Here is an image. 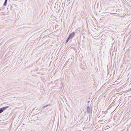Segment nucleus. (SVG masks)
<instances>
[{"mask_svg": "<svg viewBox=\"0 0 131 131\" xmlns=\"http://www.w3.org/2000/svg\"><path fill=\"white\" fill-rule=\"evenodd\" d=\"M75 33L74 32H73L71 33L69 36L68 37L70 39L72 38L74 36Z\"/></svg>", "mask_w": 131, "mask_h": 131, "instance_id": "f03ea898", "label": "nucleus"}, {"mask_svg": "<svg viewBox=\"0 0 131 131\" xmlns=\"http://www.w3.org/2000/svg\"><path fill=\"white\" fill-rule=\"evenodd\" d=\"M87 112L88 113H89L90 112V108L88 106L87 107Z\"/></svg>", "mask_w": 131, "mask_h": 131, "instance_id": "7ed1b4c3", "label": "nucleus"}, {"mask_svg": "<svg viewBox=\"0 0 131 131\" xmlns=\"http://www.w3.org/2000/svg\"><path fill=\"white\" fill-rule=\"evenodd\" d=\"M49 105H46V106H43V107H42V109H43V108H45L46 107H47V106H48Z\"/></svg>", "mask_w": 131, "mask_h": 131, "instance_id": "423d86ee", "label": "nucleus"}, {"mask_svg": "<svg viewBox=\"0 0 131 131\" xmlns=\"http://www.w3.org/2000/svg\"><path fill=\"white\" fill-rule=\"evenodd\" d=\"M1 10V9H0V10Z\"/></svg>", "mask_w": 131, "mask_h": 131, "instance_id": "9d476101", "label": "nucleus"}, {"mask_svg": "<svg viewBox=\"0 0 131 131\" xmlns=\"http://www.w3.org/2000/svg\"><path fill=\"white\" fill-rule=\"evenodd\" d=\"M9 107V106H7L5 107H3L0 108V112L1 113L4 110H6L7 108H8Z\"/></svg>", "mask_w": 131, "mask_h": 131, "instance_id": "f257e3e1", "label": "nucleus"}, {"mask_svg": "<svg viewBox=\"0 0 131 131\" xmlns=\"http://www.w3.org/2000/svg\"><path fill=\"white\" fill-rule=\"evenodd\" d=\"M103 121V120H99V123H100V122H102Z\"/></svg>", "mask_w": 131, "mask_h": 131, "instance_id": "0eeeda50", "label": "nucleus"}, {"mask_svg": "<svg viewBox=\"0 0 131 131\" xmlns=\"http://www.w3.org/2000/svg\"><path fill=\"white\" fill-rule=\"evenodd\" d=\"M105 111H103V113H105Z\"/></svg>", "mask_w": 131, "mask_h": 131, "instance_id": "6e6552de", "label": "nucleus"}, {"mask_svg": "<svg viewBox=\"0 0 131 131\" xmlns=\"http://www.w3.org/2000/svg\"><path fill=\"white\" fill-rule=\"evenodd\" d=\"M1 113L0 112V114Z\"/></svg>", "mask_w": 131, "mask_h": 131, "instance_id": "1a4fd4ad", "label": "nucleus"}, {"mask_svg": "<svg viewBox=\"0 0 131 131\" xmlns=\"http://www.w3.org/2000/svg\"><path fill=\"white\" fill-rule=\"evenodd\" d=\"M70 39L68 37L67 40H66L65 43H67Z\"/></svg>", "mask_w": 131, "mask_h": 131, "instance_id": "39448f33", "label": "nucleus"}, {"mask_svg": "<svg viewBox=\"0 0 131 131\" xmlns=\"http://www.w3.org/2000/svg\"><path fill=\"white\" fill-rule=\"evenodd\" d=\"M8 0H5L3 4L4 6H6L7 5V2Z\"/></svg>", "mask_w": 131, "mask_h": 131, "instance_id": "20e7f679", "label": "nucleus"}]
</instances>
